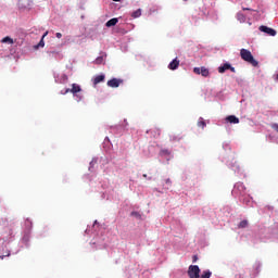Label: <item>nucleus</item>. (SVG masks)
Listing matches in <instances>:
<instances>
[{"label": "nucleus", "mask_w": 278, "mask_h": 278, "mask_svg": "<svg viewBox=\"0 0 278 278\" xmlns=\"http://www.w3.org/2000/svg\"><path fill=\"white\" fill-rule=\"evenodd\" d=\"M240 55L244 62H248L252 66H260V62H257V60H255V58H253V54L248 49H244V48L241 49Z\"/></svg>", "instance_id": "1"}, {"label": "nucleus", "mask_w": 278, "mask_h": 278, "mask_svg": "<svg viewBox=\"0 0 278 278\" xmlns=\"http://www.w3.org/2000/svg\"><path fill=\"white\" fill-rule=\"evenodd\" d=\"M187 274L188 277L201 278V269L199 268V265H190Z\"/></svg>", "instance_id": "2"}, {"label": "nucleus", "mask_w": 278, "mask_h": 278, "mask_svg": "<svg viewBox=\"0 0 278 278\" xmlns=\"http://www.w3.org/2000/svg\"><path fill=\"white\" fill-rule=\"evenodd\" d=\"M68 92H71L74 97H77V93L81 92V86L72 84V88H67L64 91H61V94H68Z\"/></svg>", "instance_id": "3"}, {"label": "nucleus", "mask_w": 278, "mask_h": 278, "mask_svg": "<svg viewBox=\"0 0 278 278\" xmlns=\"http://www.w3.org/2000/svg\"><path fill=\"white\" fill-rule=\"evenodd\" d=\"M193 73L195 75H202V77H210V70L205 66L194 67Z\"/></svg>", "instance_id": "4"}, {"label": "nucleus", "mask_w": 278, "mask_h": 278, "mask_svg": "<svg viewBox=\"0 0 278 278\" xmlns=\"http://www.w3.org/2000/svg\"><path fill=\"white\" fill-rule=\"evenodd\" d=\"M260 31H263L264 34H267V36H277V30L274 28H270L268 26H260Z\"/></svg>", "instance_id": "5"}, {"label": "nucleus", "mask_w": 278, "mask_h": 278, "mask_svg": "<svg viewBox=\"0 0 278 278\" xmlns=\"http://www.w3.org/2000/svg\"><path fill=\"white\" fill-rule=\"evenodd\" d=\"M121 84H123V79L113 78L111 80H108L106 86H109V88H118V86H121Z\"/></svg>", "instance_id": "6"}, {"label": "nucleus", "mask_w": 278, "mask_h": 278, "mask_svg": "<svg viewBox=\"0 0 278 278\" xmlns=\"http://www.w3.org/2000/svg\"><path fill=\"white\" fill-rule=\"evenodd\" d=\"M169 71H177L179 68V60L174 59L169 64H168Z\"/></svg>", "instance_id": "7"}, {"label": "nucleus", "mask_w": 278, "mask_h": 278, "mask_svg": "<svg viewBox=\"0 0 278 278\" xmlns=\"http://www.w3.org/2000/svg\"><path fill=\"white\" fill-rule=\"evenodd\" d=\"M227 123H231L232 125H238L240 123V118L236 117V115H229L226 117Z\"/></svg>", "instance_id": "8"}, {"label": "nucleus", "mask_w": 278, "mask_h": 278, "mask_svg": "<svg viewBox=\"0 0 278 278\" xmlns=\"http://www.w3.org/2000/svg\"><path fill=\"white\" fill-rule=\"evenodd\" d=\"M101 81H105V75L101 74L93 78V86L101 84Z\"/></svg>", "instance_id": "9"}, {"label": "nucleus", "mask_w": 278, "mask_h": 278, "mask_svg": "<svg viewBox=\"0 0 278 278\" xmlns=\"http://www.w3.org/2000/svg\"><path fill=\"white\" fill-rule=\"evenodd\" d=\"M229 68H231V64L225 63L224 65H220V66L218 67V73L223 74V73H225L226 71H229Z\"/></svg>", "instance_id": "10"}, {"label": "nucleus", "mask_w": 278, "mask_h": 278, "mask_svg": "<svg viewBox=\"0 0 278 278\" xmlns=\"http://www.w3.org/2000/svg\"><path fill=\"white\" fill-rule=\"evenodd\" d=\"M49 35V31H46L43 36L41 37V40L37 46H35V49H39V47H45V37Z\"/></svg>", "instance_id": "11"}, {"label": "nucleus", "mask_w": 278, "mask_h": 278, "mask_svg": "<svg viewBox=\"0 0 278 278\" xmlns=\"http://www.w3.org/2000/svg\"><path fill=\"white\" fill-rule=\"evenodd\" d=\"M249 227V220L243 219L239 223L238 228L239 229H247Z\"/></svg>", "instance_id": "12"}, {"label": "nucleus", "mask_w": 278, "mask_h": 278, "mask_svg": "<svg viewBox=\"0 0 278 278\" xmlns=\"http://www.w3.org/2000/svg\"><path fill=\"white\" fill-rule=\"evenodd\" d=\"M116 23H118V18L114 17V18L109 20L105 25L108 27H114V25H116Z\"/></svg>", "instance_id": "13"}, {"label": "nucleus", "mask_w": 278, "mask_h": 278, "mask_svg": "<svg viewBox=\"0 0 278 278\" xmlns=\"http://www.w3.org/2000/svg\"><path fill=\"white\" fill-rule=\"evenodd\" d=\"M131 16L132 18H140V16H142V11L138 9L135 12H132Z\"/></svg>", "instance_id": "14"}, {"label": "nucleus", "mask_w": 278, "mask_h": 278, "mask_svg": "<svg viewBox=\"0 0 278 278\" xmlns=\"http://www.w3.org/2000/svg\"><path fill=\"white\" fill-rule=\"evenodd\" d=\"M169 140L172 142H179V140H181V137H179V135H170Z\"/></svg>", "instance_id": "15"}, {"label": "nucleus", "mask_w": 278, "mask_h": 278, "mask_svg": "<svg viewBox=\"0 0 278 278\" xmlns=\"http://www.w3.org/2000/svg\"><path fill=\"white\" fill-rule=\"evenodd\" d=\"M237 20H239L240 23H244V21H247V16L239 12L237 13Z\"/></svg>", "instance_id": "16"}, {"label": "nucleus", "mask_w": 278, "mask_h": 278, "mask_svg": "<svg viewBox=\"0 0 278 278\" xmlns=\"http://www.w3.org/2000/svg\"><path fill=\"white\" fill-rule=\"evenodd\" d=\"M1 42H8L9 45H14V39L11 37H4Z\"/></svg>", "instance_id": "17"}, {"label": "nucleus", "mask_w": 278, "mask_h": 278, "mask_svg": "<svg viewBox=\"0 0 278 278\" xmlns=\"http://www.w3.org/2000/svg\"><path fill=\"white\" fill-rule=\"evenodd\" d=\"M205 121H203V117H200L199 122H198V127H201L202 129H205Z\"/></svg>", "instance_id": "18"}, {"label": "nucleus", "mask_w": 278, "mask_h": 278, "mask_svg": "<svg viewBox=\"0 0 278 278\" xmlns=\"http://www.w3.org/2000/svg\"><path fill=\"white\" fill-rule=\"evenodd\" d=\"M212 277V271L205 270L203 274L200 276V278H210Z\"/></svg>", "instance_id": "19"}, {"label": "nucleus", "mask_w": 278, "mask_h": 278, "mask_svg": "<svg viewBox=\"0 0 278 278\" xmlns=\"http://www.w3.org/2000/svg\"><path fill=\"white\" fill-rule=\"evenodd\" d=\"M94 64H103V56H98V58L94 60Z\"/></svg>", "instance_id": "20"}, {"label": "nucleus", "mask_w": 278, "mask_h": 278, "mask_svg": "<svg viewBox=\"0 0 278 278\" xmlns=\"http://www.w3.org/2000/svg\"><path fill=\"white\" fill-rule=\"evenodd\" d=\"M161 153L163 155H170V152L168 150H161Z\"/></svg>", "instance_id": "21"}, {"label": "nucleus", "mask_w": 278, "mask_h": 278, "mask_svg": "<svg viewBox=\"0 0 278 278\" xmlns=\"http://www.w3.org/2000/svg\"><path fill=\"white\" fill-rule=\"evenodd\" d=\"M131 216H136L137 218H139L140 213H138V212H132V213H131Z\"/></svg>", "instance_id": "22"}, {"label": "nucleus", "mask_w": 278, "mask_h": 278, "mask_svg": "<svg viewBox=\"0 0 278 278\" xmlns=\"http://www.w3.org/2000/svg\"><path fill=\"white\" fill-rule=\"evenodd\" d=\"M228 71H231V73H236V67L231 66L228 68Z\"/></svg>", "instance_id": "23"}, {"label": "nucleus", "mask_w": 278, "mask_h": 278, "mask_svg": "<svg viewBox=\"0 0 278 278\" xmlns=\"http://www.w3.org/2000/svg\"><path fill=\"white\" fill-rule=\"evenodd\" d=\"M165 184H167L168 186H170L173 182L170 181V178H167V179L165 180Z\"/></svg>", "instance_id": "24"}, {"label": "nucleus", "mask_w": 278, "mask_h": 278, "mask_svg": "<svg viewBox=\"0 0 278 278\" xmlns=\"http://www.w3.org/2000/svg\"><path fill=\"white\" fill-rule=\"evenodd\" d=\"M198 260H199V256L193 255V257H192V262L194 263V262H197Z\"/></svg>", "instance_id": "25"}, {"label": "nucleus", "mask_w": 278, "mask_h": 278, "mask_svg": "<svg viewBox=\"0 0 278 278\" xmlns=\"http://www.w3.org/2000/svg\"><path fill=\"white\" fill-rule=\"evenodd\" d=\"M56 38H62V33H56Z\"/></svg>", "instance_id": "26"}, {"label": "nucleus", "mask_w": 278, "mask_h": 278, "mask_svg": "<svg viewBox=\"0 0 278 278\" xmlns=\"http://www.w3.org/2000/svg\"><path fill=\"white\" fill-rule=\"evenodd\" d=\"M242 10H243V11H248V12L251 11V9H249V8H242Z\"/></svg>", "instance_id": "27"}, {"label": "nucleus", "mask_w": 278, "mask_h": 278, "mask_svg": "<svg viewBox=\"0 0 278 278\" xmlns=\"http://www.w3.org/2000/svg\"><path fill=\"white\" fill-rule=\"evenodd\" d=\"M156 136H160V129L156 130Z\"/></svg>", "instance_id": "28"}, {"label": "nucleus", "mask_w": 278, "mask_h": 278, "mask_svg": "<svg viewBox=\"0 0 278 278\" xmlns=\"http://www.w3.org/2000/svg\"><path fill=\"white\" fill-rule=\"evenodd\" d=\"M276 79H277V81H278V74L276 75Z\"/></svg>", "instance_id": "29"}, {"label": "nucleus", "mask_w": 278, "mask_h": 278, "mask_svg": "<svg viewBox=\"0 0 278 278\" xmlns=\"http://www.w3.org/2000/svg\"><path fill=\"white\" fill-rule=\"evenodd\" d=\"M0 260H3V256H0Z\"/></svg>", "instance_id": "30"}, {"label": "nucleus", "mask_w": 278, "mask_h": 278, "mask_svg": "<svg viewBox=\"0 0 278 278\" xmlns=\"http://www.w3.org/2000/svg\"><path fill=\"white\" fill-rule=\"evenodd\" d=\"M113 1H121V0H113Z\"/></svg>", "instance_id": "31"}, {"label": "nucleus", "mask_w": 278, "mask_h": 278, "mask_svg": "<svg viewBox=\"0 0 278 278\" xmlns=\"http://www.w3.org/2000/svg\"><path fill=\"white\" fill-rule=\"evenodd\" d=\"M184 1H188V0H184Z\"/></svg>", "instance_id": "32"}]
</instances>
